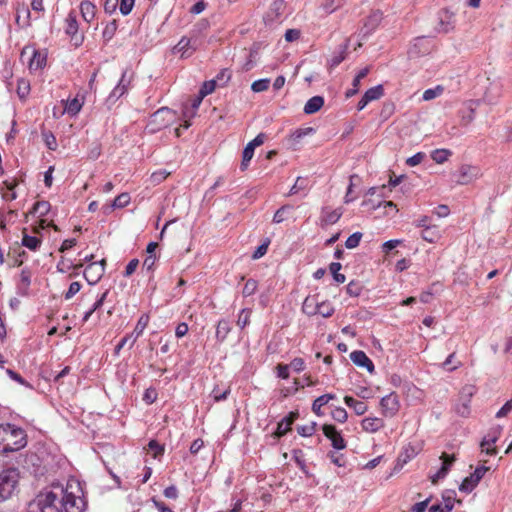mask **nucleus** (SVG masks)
<instances>
[{
  "instance_id": "2f4dec72",
  "label": "nucleus",
  "mask_w": 512,
  "mask_h": 512,
  "mask_svg": "<svg viewBox=\"0 0 512 512\" xmlns=\"http://www.w3.org/2000/svg\"><path fill=\"white\" fill-rule=\"evenodd\" d=\"M31 90L30 81L25 78H19L17 80V95L21 100H25Z\"/></svg>"
},
{
  "instance_id": "39448f33",
  "label": "nucleus",
  "mask_w": 512,
  "mask_h": 512,
  "mask_svg": "<svg viewBox=\"0 0 512 512\" xmlns=\"http://www.w3.org/2000/svg\"><path fill=\"white\" fill-rule=\"evenodd\" d=\"M5 443L2 446V452H14L24 448L27 445V436L23 429L9 425Z\"/></svg>"
},
{
  "instance_id": "c756f323",
  "label": "nucleus",
  "mask_w": 512,
  "mask_h": 512,
  "mask_svg": "<svg viewBox=\"0 0 512 512\" xmlns=\"http://www.w3.org/2000/svg\"><path fill=\"white\" fill-rule=\"evenodd\" d=\"M336 398V395L334 394H324V395H321L319 396L318 398H316L312 404V411L318 415V416H321L323 415L322 411H321V408L328 404V402L332 399Z\"/></svg>"
},
{
  "instance_id": "9b49d317",
  "label": "nucleus",
  "mask_w": 512,
  "mask_h": 512,
  "mask_svg": "<svg viewBox=\"0 0 512 512\" xmlns=\"http://www.w3.org/2000/svg\"><path fill=\"white\" fill-rule=\"evenodd\" d=\"M198 47L197 38H188L183 36L179 42L174 46L173 53H179L182 58L190 57Z\"/></svg>"
},
{
  "instance_id": "bb28decb",
  "label": "nucleus",
  "mask_w": 512,
  "mask_h": 512,
  "mask_svg": "<svg viewBox=\"0 0 512 512\" xmlns=\"http://www.w3.org/2000/svg\"><path fill=\"white\" fill-rule=\"evenodd\" d=\"M148 323H149V316L147 314L141 315L137 321V324H136L133 332L130 334L133 337V339L130 343V347H132L134 345L135 341L138 339V337H140L142 335V333L145 330V328L147 327Z\"/></svg>"
},
{
  "instance_id": "a18cd8bd",
  "label": "nucleus",
  "mask_w": 512,
  "mask_h": 512,
  "mask_svg": "<svg viewBox=\"0 0 512 512\" xmlns=\"http://www.w3.org/2000/svg\"><path fill=\"white\" fill-rule=\"evenodd\" d=\"M231 77V71L227 68H224L217 74L214 80H216L217 86L223 87L230 81Z\"/></svg>"
},
{
  "instance_id": "dca6fc26",
  "label": "nucleus",
  "mask_w": 512,
  "mask_h": 512,
  "mask_svg": "<svg viewBox=\"0 0 512 512\" xmlns=\"http://www.w3.org/2000/svg\"><path fill=\"white\" fill-rule=\"evenodd\" d=\"M477 177V169L470 165L460 166L456 174V183L466 185L472 182Z\"/></svg>"
},
{
  "instance_id": "5701e85b",
  "label": "nucleus",
  "mask_w": 512,
  "mask_h": 512,
  "mask_svg": "<svg viewBox=\"0 0 512 512\" xmlns=\"http://www.w3.org/2000/svg\"><path fill=\"white\" fill-rule=\"evenodd\" d=\"M285 8L284 0H274L266 14V20L270 22L278 20L284 14Z\"/></svg>"
},
{
  "instance_id": "f03ea898",
  "label": "nucleus",
  "mask_w": 512,
  "mask_h": 512,
  "mask_svg": "<svg viewBox=\"0 0 512 512\" xmlns=\"http://www.w3.org/2000/svg\"><path fill=\"white\" fill-rule=\"evenodd\" d=\"M63 512H84L86 501L78 480L71 478L66 485L59 484Z\"/></svg>"
},
{
  "instance_id": "6e6d98bb",
  "label": "nucleus",
  "mask_w": 512,
  "mask_h": 512,
  "mask_svg": "<svg viewBox=\"0 0 512 512\" xmlns=\"http://www.w3.org/2000/svg\"><path fill=\"white\" fill-rule=\"evenodd\" d=\"M216 87H217L216 80L212 79L209 81H205L203 83L202 87L200 88L199 93L201 94V97H206L207 95L214 92Z\"/></svg>"
},
{
  "instance_id": "0eeeda50",
  "label": "nucleus",
  "mask_w": 512,
  "mask_h": 512,
  "mask_svg": "<svg viewBox=\"0 0 512 512\" xmlns=\"http://www.w3.org/2000/svg\"><path fill=\"white\" fill-rule=\"evenodd\" d=\"M502 433V426L496 425L489 429L487 435L480 443L481 451L489 456L497 455V448L493 447Z\"/></svg>"
},
{
  "instance_id": "7c9ffc66",
  "label": "nucleus",
  "mask_w": 512,
  "mask_h": 512,
  "mask_svg": "<svg viewBox=\"0 0 512 512\" xmlns=\"http://www.w3.org/2000/svg\"><path fill=\"white\" fill-rule=\"evenodd\" d=\"M231 331L230 324L227 320L222 319L218 322L216 328V338L218 341L223 342Z\"/></svg>"
},
{
  "instance_id": "b1692460",
  "label": "nucleus",
  "mask_w": 512,
  "mask_h": 512,
  "mask_svg": "<svg viewBox=\"0 0 512 512\" xmlns=\"http://www.w3.org/2000/svg\"><path fill=\"white\" fill-rule=\"evenodd\" d=\"M454 15L448 10H443L439 14V28L438 30L443 33H448L454 29Z\"/></svg>"
},
{
  "instance_id": "72a5a7b5",
  "label": "nucleus",
  "mask_w": 512,
  "mask_h": 512,
  "mask_svg": "<svg viewBox=\"0 0 512 512\" xmlns=\"http://www.w3.org/2000/svg\"><path fill=\"white\" fill-rule=\"evenodd\" d=\"M22 245L31 251H36L41 245V239L36 236H30L24 233Z\"/></svg>"
},
{
  "instance_id": "a878e982",
  "label": "nucleus",
  "mask_w": 512,
  "mask_h": 512,
  "mask_svg": "<svg viewBox=\"0 0 512 512\" xmlns=\"http://www.w3.org/2000/svg\"><path fill=\"white\" fill-rule=\"evenodd\" d=\"M324 105V98L322 96H313L305 104L303 111L307 115L318 112Z\"/></svg>"
},
{
  "instance_id": "6ab92c4d",
  "label": "nucleus",
  "mask_w": 512,
  "mask_h": 512,
  "mask_svg": "<svg viewBox=\"0 0 512 512\" xmlns=\"http://www.w3.org/2000/svg\"><path fill=\"white\" fill-rule=\"evenodd\" d=\"M382 20V14L377 11L370 14L364 22V25L361 29V33L364 37L370 35L380 24Z\"/></svg>"
},
{
  "instance_id": "4c0bfd02",
  "label": "nucleus",
  "mask_w": 512,
  "mask_h": 512,
  "mask_svg": "<svg viewBox=\"0 0 512 512\" xmlns=\"http://www.w3.org/2000/svg\"><path fill=\"white\" fill-rule=\"evenodd\" d=\"M204 97H201V94L199 93L197 97H195L192 102L191 106L185 107V110L183 111V116L185 118H191L195 115L196 110L199 108L200 104L202 103Z\"/></svg>"
},
{
  "instance_id": "4be33fe9",
  "label": "nucleus",
  "mask_w": 512,
  "mask_h": 512,
  "mask_svg": "<svg viewBox=\"0 0 512 512\" xmlns=\"http://www.w3.org/2000/svg\"><path fill=\"white\" fill-rule=\"evenodd\" d=\"M384 426V420L378 417H365L361 421V427L367 433H376Z\"/></svg>"
},
{
  "instance_id": "49530a36",
  "label": "nucleus",
  "mask_w": 512,
  "mask_h": 512,
  "mask_svg": "<svg viewBox=\"0 0 512 512\" xmlns=\"http://www.w3.org/2000/svg\"><path fill=\"white\" fill-rule=\"evenodd\" d=\"M117 27L118 26H117L116 20H112L106 24V26L103 30V33H102V36L105 41H110L113 38V36L115 35V33L117 31Z\"/></svg>"
},
{
  "instance_id": "f704fd0d",
  "label": "nucleus",
  "mask_w": 512,
  "mask_h": 512,
  "mask_svg": "<svg viewBox=\"0 0 512 512\" xmlns=\"http://www.w3.org/2000/svg\"><path fill=\"white\" fill-rule=\"evenodd\" d=\"M65 32L71 36L78 32V23L74 12H70L66 18Z\"/></svg>"
},
{
  "instance_id": "680f3d73",
  "label": "nucleus",
  "mask_w": 512,
  "mask_h": 512,
  "mask_svg": "<svg viewBox=\"0 0 512 512\" xmlns=\"http://www.w3.org/2000/svg\"><path fill=\"white\" fill-rule=\"evenodd\" d=\"M332 418L339 423H345L348 418L347 411L342 407H337L332 411Z\"/></svg>"
},
{
  "instance_id": "69168bd1",
  "label": "nucleus",
  "mask_w": 512,
  "mask_h": 512,
  "mask_svg": "<svg viewBox=\"0 0 512 512\" xmlns=\"http://www.w3.org/2000/svg\"><path fill=\"white\" fill-rule=\"evenodd\" d=\"M81 289V284L79 282H72L65 293L64 297L66 300L71 299L73 296H75Z\"/></svg>"
},
{
  "instance_id": "c85d7f7f",
  "label": "nucleus",
  "mask_w": 512,
  "mask_h": 512,
  "mask_svg": "<svg viewBox=\"0 0 512 512\" xmlns=\"http://www.w3.org/2000/svg\"><path fill=\"white\" fill-rule=\"evenodd\" d=\"M296 415V413L291 412L288 417H285L278 423L276 430V435L278 437L284 436L291 429V425L294 422Z\"/></svg>"
},
{
  "instance_id": "e433bc0d",
  "label": "nucleus",
  "mask_w": 512,
  "mask_h": 512,
  "mask_svg": "<svg viewBox=\"0 0 512 512\" xmlns=\"http://www.w3.org/2000/svg\"><path fill=\"white\" fill-rule=\"evenodd\" d=\"M384 94V89L382 85H377L372 88H369L365 93L364 97L369 101H374L380 99Z\"/></svg>"
},
{
  "instance_id": "052dcab7",
  "label": "nucleus",
  "mask_w": 512,
  "mask_h": 512,
  "mask_svg": "<svg viewBox=\"0 0 512 512\" xmlns=\"http://www.w3.org/2000/svg\"><path fill=\"white\" fill-rule=\"evenodd\" d=\"M347 293L352 297H357L362 292V285L357 281H351L346 287Z\"/></svg>"
},
{
  "instance_id": "f8f14e48",
  "label": "nucleus",
  "mask_w": 512,
  "mask_h": 512,
  "mask_svg": "<svg viewBox=\"0 0 512 512\" xmlns=\"http://www.w3.org/2000/svg\"><path fill=\"white\" fill-rule=\"evenodd\" d=\"M456 492L446 490L442 494V502L430 506L429 512H451L454 507Z\"/></svg>"
},
{
  "instance_id": "20e7f679",
  "label": "nucleus",
  "mask_w": 512,
  "mask_h": 512,
  "mask_svg": "<svg viewBox=\"0 0 512 512\" xmlns=\"http://www.w3.org/2000/svg\"><path fill=\"white\" fill-rule=\"evenodd\" d=\"M37 506L40 512H63L59 483L53 484L50 491L38 496Z\"/></svg>"
},
{
  "instance_id": "5fc2aeb1",
  "label": "nucleus",
  "mask_w": 512,
  "mask_h": 512,
  "mask_svg": "<svg viewBox=\"0 0 512 512\" xmlns=\"http://www.w3.org/2000/svg\"><path fill=\"white\" fill-rule=\"evenodd\" d=\"M270 80L268 78L259 79L252 83L251 89L255 93L266 91L269 88Z\"/></svg>"
},
{
  "instance_id": "a211bd4d",
  "label": "nucleus",
  "mask_w": 512,
  "mask_h": 512,
  "mask_svg": "<svg viewBox=\"0 0 512 512\" xmlns=\"http://www.w3.org/2000/svg\"><path fill=\"white\" fill-rule=\"evenodd\" d=\"M350 359L355 365L366 368L369 373H373L374 364L365 352L361 350L353 351L350 354Z\"/></svg>"
},
{
  "instance_id": "cd10ccee",
  "label": "nucleus",
  "mask_w": 512,
  "mask_h": 512,
  "mask_svg": "<svg viewBox=\"0 0 512 512\" xmlns=\"http://www.w3.org/2000/svg\"><path fill=\"white\" fill-rule=\"evenodd\" d=\"M80 11L83 19L90 23L95 17L96 7L91 1L84 0L80 4Z\"/></svg>"
},
{
  "instance_id": "0e129e2a",
  "label": "nucleus",
  "mask_w": 512,
  "mask_h": 512,
  "mask_svg": "<svg viewBox=\"0 0 512 512\" xmlns=\"http://www.w3.org/2000/svg\"><path fill=\"white\" fill-rule=\"evenodd\" d=\"M424 158H425V154L423 152H418L415 155H413L412 157H409L406 160V164L410 167H414V166L419 165L424 160Z\"/></svg>"
},
{
  "instance_id": "338daca9",
  "label": "nucleus",
  "mask_w": 512,
  "mask_h": 512,
  "mask_svg": "<svg viewBox=\"0 0 512 512\" xmlns=\"http://www.w3.org/2000/svg\"><path fill=\"white\" fill-rule=\"evenodd\" d=\"M135 0H121L120 2V12L123 15H128L134 6Z\"/></svg>"
},
{
  "instance_id": "6e6552de",
  "label": "nucleus",
  "mask_w": 512,
  "mask_h": 512,
  "mask_svg": "<svg viewBox=\"0 0 512 512\" xmlns=\"http://www.w3.org/2000/svg\"><path fill=\"white\" fill-rule=\"evenodd\" d=\"M26 54H31L28 62V67L31 71L42 69L46 65V54L32 47H24L21 52V58L23 59Z\"/></svg>"
},
{
  "instance_id": "37998d69",
  "label": "nucleus",
  "mask_w": 512,
  "mask_h": 512,
  "mask_svg": "<svg viewBox=\"0 0 512 512\" xmlns=\"http://www.w3.org/2000/svg\"><path fill=\"white\" fill-rule=\"evenodd\" d=\"M293 209L291 205L281 206L273 216V223L279 224L286 219V215Z\"/></svg>"
},
{
  "instance_id": "412c9836",
  "label": "nucleus",
  "mask_w": 512,
  "mask_h": 512,
  "mask_svg": "<svg viewBox=\"0 0 512 512\" xmlns=\"http://www.w3.org/2000/svg\"><path fill=\"white\" fill-rule=\"evenodd\" d=\"M342 216V209H331L329 207H325L322 209L321 213V224L322 225H332L335 224Z\"/></svg>"
},
{
  "instance_id": "603ef678",
  "label": "nucleus",
  "mask_w": 512,
  "mask_h": 512,
  "mask_svg": "<svg viewBox=\"0 0 512 512\" xmlns=\"http://www.w3.org/2000/svg\"><path fill=\"white\" fill-rule=\"evenodd\" d=\"M258 283L254 279H248L243 287L242 295L244 297H249L257 291Z\"/></svg>"
},
{
  "instance_id": "9d476101",
  "label": "nucleus",
  "mask_w": 512,
  "mask_h": 512,
  "mask_svg": "<svg viewBox=\"0 0 512 512\" xmlns=\"http://www.w3.org/2000/svg\"><path fill=\"white\" fill-rule=\"evenodd\" d=\"M489 470L486 466H479L475 471L468 477H466L459 486L461 492L470 493L483 478L485 473Z\"/></svg>"
},
{
  "instance_id": "8fccbe9b",
  "label": "nucleus",
  "mask_w": 512,
  "mask_h": 512,
  "mask_svg": "<svg viewBox=\"0 0 512 512\" xmlns=\"http://www.w3.org/2000/svg\"><path fill=\"white\" fill-rule=\"evenodd\" d=\"M130 195L128 193L119 194L113 201L112 208H124L130 203Z\"/></svg>"
},
{
  "instance_id": "c03bdc74",
  "label": "nucleus",
  "mask_w": 512,
  "mask_h": 512,
  "mask_svg": "<svg viewBox=\"0 0 512 512\" xmlns=\"http://www.w3.org/2000/svg\"><path fill=\"white\" fill-rule=\"evenodd\" d=\"M341 267L342 266L339 262H332L329 266L330 272L337 283H344L346 280L345 275L339 273Z\"/></svg>"
},
{
  "instance_id": "423d86ee",
  "label": "nucleus",
  "mask_w": 512,
  "mask_h": 512,
  "mask_svg": "<svg viewBox=\"0 0 512 512\" xmlns=\"http://www.w3.org/2000/svg\"><path fill=\"white\" fill-rule=\"evenodd\" d=\"M19 481V472L9 468L0 473V501L9 499L16 490Z\"/></svg>"
},
{
  "instance_id": "f257e3e1",
  "label": "nucleus",
  "mask_w": 512,
  "mask_h": 512,
  "mask_svg": "<svg viewBox=\"0 0 512 512\" xmlns=\"http://www.w3.org/2000/svg\"><path fill=\"white\" fill-rule=\"evenodd\" d=\"M63 512H84L86 501L78 480L71 478L66 485L59 484Z\"/></svg>"
},
{
  "instance_id": "c9c22d12",
  "label": "nucleus",
  "mask_w": 512,
  "mask_h": 512,
  "mask_svg": "<svg viewBox=\"0 0 512 512\" xmlns=\"http://www.w3.org/2000/svg\"><path fill=\"white\" fill-rule=\"evenodd\" d=\"M255 147H253L250 143H248L242 154V161L240 164V168L242 171L246 170L250 160L253 158Z\"/></svg>"
},
{
  "instance_id": "f3484780",
  "label": "nucleus",
  "mask_w": 512,
  "mask_h": 512,
  "mask_svg": "<svg viewBox=\"0 0 512 512\" xmlns=\"http://www.w3.org/2000/svg\"><path fill=\"white\" fill-rule=\"evenodd\" d=\"M103 275L104 268L101 267L100 264H93L91 262L84 270V277L91 285L98 283Z\"/></svg>"
},
{
  "instance_id": "2eb2a0df",
  "label": "nucleus",
  "mask_w": 512,
  "mask_h": 512,
  "mask_svg": "<svg viewBox=\"0 0 512 512\" xmlns=\"http://www.w3.org/2000/svg\"><path fill=\"white\" fill-rule=\"evenodd\" d=\"M440 459L442 460L441 468L430 477L431 482L433 484L437 483L440 479H443L447 473L449 472L452 464L455 461L454 455H448L447 453H442Z\"/></svg>"
},
{
  "instance_id": "13d9d810",
  "label": "nucleus",
  "mask_w": 512,
  "mask_h": 512,
  "mask_svg": "<svg viewBox=\"0 0 512 512\" xmlns=\"http://www.w3.org/2000/svg\"><path fill=\"white\" fill-rule=\"evenodd\" d=\"M230 393V387L221 390L218 386L214 387L212 390V397L215 402H219L225 400Z\"/></svg>"
},
{
  "instance_id": "4d7b16f0",
  "label": "nucleus",
  "mask_w": 512,
  "mask_h": 512,
  "mask_svg": "<svg viewBox=\"0 0 512 512\" xmlns=\"http://www.w3.org/2000/svg\"><path fill=\"white\" fill-rule=\"evenodd\" d=\"M315 430H316L315 422H311L309 424L302 425L297 428L298 433L303 437L312 436L314 434Z\"/></svg>"
},
{
  "instance_id": "393cba45",
  "label": "nucleus",
  "mask_w": 512,
  "mask_h": 512,
  "mask_svg": "<svg viewBox=\"0 0 512 512\" xmlns=\"http://www.w3.org/2000/svg\"><path fill=\"white\" fill-rule=\"evenodd\" d=\"M129 84L130 78H127V71H124L118 84L110 93L109 99H119L128 91Z\"/></svg>"
},
{
  "instance_id": "e2e57ef3",
  "label": "nucleus",
  "mask_w": 512,
  "mask_h": 512,
  "mask_svg": "<svg viewBox=\"0 0 512 512\" xmlns=\"http://www.w3.org/2000/svg\"><path fill=\"white\" fill-rule=\"evenodd\" d=\"M307 186V180L301 177H298L294 183V185L291 187L289 193L287 196H291L294 194H297L300 190L305 189Z\"/></svg>"
},
{
  "instance_id": "aec40b11",
  "label": "nucleus",
  "mask_w": 512,
  "mask_h": 512,
  "mask_svg": "<svg viewBox=\"0 0 512 512\" xmlns=\"http://www.w3.org/2000/svg\"><path fill=\"white\" fill-rule=\"evenodd\" d=\"M16 24L20 28H27L31 25V13L29 8L24 4H18L16 8Z\"/></svg>"
},
{
  "instance_id": "4468645a",
  "label": "nucleus",
  "mask_w": 512,
  "mask_h": 512,
  "mask_svg": "<svg viewBox=\"0 0 512 512\" xmlns=\"http://www.w3.org/2000/svg\"><path fill=\"white\" fill-rule=\"evenodd\" d=\"M431 50V41L425 37H418L409 49L410 57H419L426 55Z\"/></svg>"
},
{
  "instance_id": "1a4fd4ad",
  "label": "nucleus",
  "mask_w": 512,
  "mask_h": 512,
  "mask_svg": "<svg viewBox=\"0 0 512 512\" xmlns=\"http://www.w3.org/2000/svg\"><path fill=\"white\" fill-rule=\"evenodd\" d=\"M380 407L383 416L389 418L394 417L400 409L398 395L396 393H390L389 395L384 396L380 401Z\"/></svg>"
},
{
  "instance_id": "864d4df0",
  "label": "nucleus",
  "mask_w": 512,
  "mask_h": 512,
  "mask_svg": "<svg viewBox=\"0 0 512 512\" xmlns=\"http://www.w3.org/2000/svg\"><path fill=\"white\" fill-rule=\"evenodd\" d=\"M347 48H348V45L344 44L341 47L340 51L331 58V60H330V67L331 68H335L336 66H338L345 59Z\"/></svg>"
},
{
  "instance_id": "774afa93",
  "label": "nucleus",
  "mask_w": 512,
  "mask_h": 512,
  "mask_svg": "<svg viewBox=\"0 0 512 512\" xmlns=\"http://www.w3.org/2000/svg\"><path fill=\"white\" fill-rule=\"evenodd\" d=\"M512 411V398L508 400L496 413L497 418L507 416Z\"/></svg>"
},
{
  "instance_id": "473e14b6",
  "label": "nucleus",
  "mask_w": 512,
  "mask_h": 512,
  "mask_svg": "<svg viewBox=\"0 0 512 512\" xmlns=\"http://www.w3.org/2000/svg\"><path fill=\"white\" fill-rule=\"evenodd\" d=\"M346 0H324L321 8L326 14H331L345 4Z\"/></svg>"
},
{
  "instance_id": "09e8293b",
  "label": "nucleus",
  "mask_w": 512,
  "mask_h": 512,
  "mask_svg": "<svg viewBox=\"0 0 512 512\" xmlns=\"http://www.w3.org/2000/svg\"><path fill=\"white\" fill-rule=\"evenodd\" d=\"M50 210V203L47 201H38L33 205L31 213L38 214L39 216L46 215Z\"/></svg>"
},
{
  "instance_id": "bf43d9fd",
  "label": "nucleus",
  "mask_w": 512,
  "mask_h": 512,
  "mask_svg": "<svg viewBox=\"0 0 512 512\" xmlns=\"http://www.w3.org/2000/svg\"><path fill=\"white\" fill-rule=\"evenodd\" d=\"M361 238H362V233H360V232L353 233L352 235H350L347 238V240L345 242L346 248H348V249L356 248L359 245Z\"/></svg>"
},
{
  "instance_id": "ea45409f",
  "label": "nucleus",
  "mask_w": 512,
  "mask_h": 512,
  "mask_svg": "<svg viewBox=\"0 0 512 512\" xmlns=\"http://www.w3.org/2000/svg\"><path fill=\"white\" fill-rule=\"evenodd\" d=\"M82 105L83 103L78 98L68 100L65 104V111L74 116L80 112Z\"/></svg>"
},
{
  "instance_id": "7ed1b4c3",
  "label": "nucleus",
  "mask_w": 512,
  "mask_h": 512,
  "mask_svg": "<svg viewBox=\"0 0 512 512\" xmlns=\"http://www.w3.org/2000/svg\"><path fill=\"white\" fill-rule=\"evenodd\" d=\"M302 311L307 316L321 315L324 318L331 317L335 308L328 300H320L319 295H308L302 304Z\"/></svg>"
},
{
  "instance_id": "de8ad7c7",
  "label": "nucleus",
  "mask_w": 512,
  "mask_h": 512,
  "mask_svg": "<svg viewBox=\"0 0 512 512\" xmlns=\"http://www.w3.org/2000/svg\"><path fill=\"white\" fill-rule=\"evenodd\" d=\"M170 175V172L165 169H160L155 172H153L150 176V181L153 185H159L161 182H163L168 176Z\"/></svg>"
},
{
  "instance_id": "79ce46f5",
  "label": "nucleus",
  "mask_w": 512,
  "mask_h": 512,
  "mask_svg": "<svg viewBox=\"0 0 512 512\" xmlns=\"http://www.w3.org/2000/svg\"><path fill=\"white\" fill-rule=\"evenodd\" d=\"M444 92V87L441 85H437L434 88L427 89L423 92L422 99L424 101L433 100L439 96H441Z\"/></svg>"
},
{
  "instance_id": "ddd939ff",
  "label": "nucleus",
  "mask_w": 512,
  "mask_h": 512,
  "mask_svg": "<svg viewBox=\"0 0 512 512\" xmlns=\"http://www.w3.org/2000/svg\"><path fill=\"white\" fill-rule=\"evenodd\" d=\"M323 434L331 441L333 448L337 450H342L346 447V442L340 432L336 429L335 426L330 424H325L322 427Z\"/></svg>"
},
{
  "instance_id": "58836bf2",
  "label": "nucleus",
  "mask_w": 512,
  "mask_h": 512,
  "mask_svg": "<svg viewBox=\"0 0 512 512\" xmlns=\"http://www.w3.org/2000/svg\"><path fill=\"white\" fill-rule=\"evenodd\" d=\"M451 155L452 152L448 149H436L431 153V158L437 164H442L447 161Z\"/></svg>"
},
{
  "instance_id": "3c124183",
  "label": "nucleus",
  "mask_w": 512,
  "mask_h": 512,
  "mask_svg": "<svg viewBox=\"0 0 512 512\" xmlns=\"http://www.w3.org/2000/svg\"><path fill=\"white\" fill-rule=\"evenodd\" d=\"M102 152L101 143L98 141H94L91 143L89 150L87 152V156L91 160H96L100 157Z\"/></svg>"
},
{
  "instance_id": "a19ab883",
  "label": "nucleus",
  "mask_w": 512,
  "mask_h": 512,
  "mask_svg": "<svg viewBox=\"0 0 512 512\" xmlns=\"http://www.w3.org/2000/svg\"><path fill=\"white\" fill-rule=\"evenodd\" d=\"M251 314L252 310L249 308H244L240 311L236 322L240 329H244L247 325H249Z\"/></svg>"
}]
</instances>
